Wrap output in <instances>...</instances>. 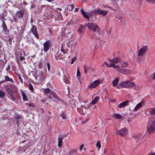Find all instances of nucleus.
Here are the masks:
<instances>
[{
  "mask_svg": "<svg viewBox=\"0 0 155 155\" xmlns=\"http://www.w3.org/2000/svg\"><path fill=\"white\" fill-rule=\"evenodd\" d=\"M81 11L84 17L88 19H89L90 16H91L94 15L98 14L102 15L103 16H105L108 13L107 11L102 10L100 8H97L93 10L89 13L85 12L82 9H81Z\"/></svg>",
  "mask_w": 155,
  "mask_h": 155,
  "instance_id": "1",
  "label": "nucleus"
},
{
  "mask_svg": "<svg viewBox=\"0 0 155 155\" xmlns=\"http://www.w3.org/2000/svg\"><path fill=\"white\" fill-rule=\"evenodd\" d=\"M155 131V116L150 117L147 124V132L151 133Z\"/></svg>",
  "mask_w": 155,
  "mask_h": 155,
  "instance_id": "2",
  "label": "nucleus"
},
{
  "mask_svg": "<svg viewBox=\"0 0 155 155\" xmlns=\"http://www.w3.org/2000/svg\"><path fill=\"white\" fill-rule=\"evenodd\" d=\"M120 84L123 88H128L132 87L134 86L135 83L130 81H126L120 82Z\"/></svg>",
  "mask_w": 155,
  "mask_h": 155,
  "instance_id": "3",
  "label": "nucleus"
},
{
  "mask_svg": "<svg viewBox=\"0 0 155 155\" xmlns=\"http://www.w3.org/2000/svg\"><path fill=\"white\" fill-rule=\"evenodd\" d=\"M88 28L91 31L94 32H100V30L98 26L96 24L92 23H88L87 24Z\"/></svg>",
  "mask_w": 155,
  "mask_h": 155,
  "instance_id": "4",
  "label": "nucleus"
},
{
  "mask_svg": "<svg viewBox=\"0 0 155 155\" xmlns=\"http://www.w3.org/2000/svg\"><path fill=\"white\" fill-rule=\"evenodd\" d=\"M26 13V11L24 10L17 12L15 16H13L14 21L16 22H17V18L22 17L23 15Z\"/></svg>",
  "mask_w": 155,
  "mask_h": 155,
  "instance_id": "5",
  "label": "nucleus"
},
{
  "mask_svg": "<svg viewBox=\"0 0 155 155\" xmlns=\"http://www.w3.org/2000/svg\"><path fill=\"white\" fill-rule=\"evenodd\" d=\"M46 78L45 75L41 71L38 73V74L36 77V79L40 83L42 82Z\"/></svg>",
  "mask_w": 155,
  "mask_h": 155,
  "instance_id": "6",
  "label": "nucleus"
},
{
  "mask_svg": "<svg viewBox=\"0 0 155 155\" xmlns=\"http://www.w3.org/2000/svg\"><path fill=\"white\" fill-rule=\"evenodd\" d=\"M100 81V79H97L94 81L88 86V88L91 89L94 88L99 84Z\"/></svg>",
  "mask_w": 155,
  "mask_h": 155,
  "instance_id": "7",
  "label": "nucleus"
},
{
  "mask_svg": "<svg viewBox=\"0 0 155 155\" xmlns=\"http://www.w3.org/2000/svg\"><path fill=\"white\" fill-rule=\"evenodd\" d=\"M117 134H119L120 135L124 136L127 134V129L126 127L122 129H120L119 132L117 131Z\"/></svg>",
  "mask_w": 155,
  "mask_h": 155,
  "instance_id": "8",
  "label": "nucleus"
},
{
  "mask_svg": "<svg viewBox=\"0 0 155 155\" xmlns=\"http://www.w3.org/2000/svg\"><path fill=\"white\" fill-rule=\"evenodd\" d=\"M147 49V47L146 46H144L139 50L138 55L139 56L143 55L146 53Z\"/></svg>",
  "mask_w": 155,
  "mask_h": 155,
  "instance_id": "9",
  "label": "nucleus"
},
{
  "mask_svg": "<svg viewBox=\"0 0 155 155\" xmlns=\"http://www.w3.org/2000/svg\"><path fill=\"white\" fill-rule=\"evenodd\" d=\"M51 44L49 41H47L43 44L44 48L43 50L45 52H47L50 48Z\"/></svg>",
  "mask_w": 155,
  "mask_h": 155,
  "instance_id": "10",
  "label": "nucleus"
},
{
  "mask_svg": "<svg viewBox=\"0 0 155 155\" xmlns=\"http://www.w3.org/2000/svg\"><path fill=\"white\" fill-rule=\"evenodd\" d=\"M120 73L123 74L129 75L131 73V71L129 69H124L122 67Z\"/></svg>",
  "mask_w": 155,
  "mask_h": 155,
  "instance_id": "11",
  "label": "nucleus"
},
{
  "mask_svg": "<svg viewBox=\"0 0 155 155\" xmlns=\"http://www.w3.org/2000/svg\"><path fill=\"white\" fill-rule=\"evenodd\" d=\"M130 102L129 101L127 100L126 101L121 103L119 104L117 107L118 108H121L123 107H125L129 105V103Z\"/></svg>",
  "mask_w": 155,
  "mask_h": 155,
  "instance_id": "12",
  "label": "nucleus"
},
{
  "mask_svg": "<svg viewBox=\"0 0 155 155\" xmlns=\"http://www.w3.org/2000/svg\"><path fill=\"white\" fill-rule=\"evenodd\" d=\"M109 61L110 62L114 63H117L121 61V59L120 58L118 57H116L113 59H109Z\"/></svg>",
  "mask_w": 155,
  "mask_h": 155,
  "instance_id": "13",
  "label": "nucleus"
},
{
  "mask_svg": "<svg viewBox=\"0 0 155 155\" xmlns=\"http://www.w3.org/2000/svg\"><path fill=\"white\" fill-rule=\"evenodd\" d=\"M30 31L33 33V34L35 36V37L36 38H39V37L37 35L36 28V27L34 26H32V27Z\"/></svg>",
  "mask_w": 155,
  "mask_h": 155,
  "instance_id": "14",
  "label": "nucleus"
},
{
  "mask_svg": "<svg viewBox=\"0 0 155 155\" xmlns=\"http://www.w3.org/2000/svg\"><path fill=\"white\" fill-rule=\"evenodd\" d=\"M71 101L72 100L71 98L67 97L65 100V104L69 106H71L72 105Z\"/></svg>",
  "mask_w": 155,
  "mask_h": 155,
  "instance_id": "15",
  "label": "nucleus"
},
{
  "mask_svg": "<svg viewBox=\"0 0 155 155\" xmlns=\"http://www.w3.org/2000/svg\"><path fill=\"white\" fill-rule=\"evenodd\" d=\"M144 104V102L143 101H141L140 103L138 104L134 108V111H137L139 108Z\"/></svg>",
  "mask_w": 155,
  "mask_h": 155,
  "instance_id": "16",
  "label": "nucleus"
},
{
  "mask_svg": "<svg viewBox=\"0 0 155 155\" xmlns=\"http://www.w3.org/2000/svg\"><path fill=\"white\" fill-rule=\"evenodd\" d=\"M143 136L141 134H135L133 135L132 136L133 138L137 139H142L143 137Z\"/></svg>",
  "mask_w": 155,
  "mask_h": 155,
  "instance_id": "17",
  "label": "nucleus"
},
{
  "mask_svg": "<svg viewBox=\"0 0 155 155\" xmlns=\"http://www.w3.org/2000/svg\"><path fill=\"white\" fill-rule=\"evenodd\" d=\"M70 78V76L68 74H67L66 75H65L64 78V81L65 83L67 84H69L70 83V81L69 80Z\"/></svg>",
  "mask_w": 155,
  "mask_h": 155,
  "instance_id": "18",
  "label": "nucleus"
},
{
  "mask_svg": "<svg viewBox=\"0 0 155 155\" xmlns=\"http://www.w3.org/2000/svg\"><path fill=\"white\" fill-rule=\"evenodd\" d=\"M60 116L63 119L65 120L67 118L66 113L64 110L61 111V112L60 114Z\"/></svg>",
  "mask_w": 155,
  "mask_h": 155,
  "instance_id": "19",
  "label": "nucleus"
},
{
  "mask_svg": "<svg viewBox=\"0 0 155 155\" xmlns=\"http://www.w3.org/2000/svg\"><path fill=\"white\" fill-rule=\"evenodd\" d=\"M44 91L45 94L48 97H49L50 93L51 92V90L48 88H45L44 89Z\"/></svg>",
  "mask_w": 155,
  "mask_h": 155,
  "instance_id": "20",
  "label": "nucleus"
},
{
  "mask_svg": "<svg viewBox=\"0 0 155 155\" xmlns=\"http://www.w3.org/2000/svg\"><path fill=\"white\" fill-rule=\"evenodd\" d=\"M113 117L117 119H120L122 117V116L120 114L115 113L113 114Z\"/></svg>",
  "mask_w": 155,
  "mask_h": 155,
  "instance_id": "21",
  "label": "nucleus"
},
{
  "mask_svg": "<svg viewBox=\"0 0 155 155\" xmlns=\"http://www.w3.org/2000/svg\"><path fill=\"white\" fill-rule=\"evenodd\" d=\"M119 78L118 77L116 78L112 82V84L114 87L116 86L119 81Z\"/></svg>",
  "mask_w": 155,
  "mask_h": 155,
  "instance_id": "22",
  "label": "nucleus"
},
{
  "mask_svg": "<svg viewBox=\"0 0 155 155\" xmlns=\"http://www.w3.org/2000/svg\"><path fill=\"white\" fill-rule=\"evenodd\" d=\"M122 67H120L118 65H116L115 64L113 66V68H114L117 71L119 72H120Z\"/></svg>",
  "mask_w": 155,
  "mask_h": 155,
  "instance_id": "23",
  "label": "nucleus"
},
{
  "mask_svg": "<svg viewBox=\"0 0 155 155\" xmlns=\"http://www.w3.org/2000/svg\"><path fill=\"white\" fill-rule=\"evenodd\" d=\"M65 104V102L59 98V105L60 106H59V108H61L62 107L64 106Z\"/></svg>",
  "mask_w": 155,
  "mask_h": 155,
  "instance_id": "24",
  "label": "nucleus"
},
{
  "mask_svg": "<svg viewBox=\"0 0 155 155\" xmlns=\"http://www.w3.org/2000/svg\"><path fill=\"white\" fill-rule=\"evenodd\" d=\"M99 97H96L91 103V105H94L96 104L97 101L99 100Z\"/></svg>",
  "mask_w": 155,
  "mask_h": 155,
  "instance_id": "25",
  "label": "nucleus"
},
{
  "mask_svg": "<svg viewBox=\"0 0 155 155\" xmlns=\"http://www.w3.org/2000/svg\"><path fill=\"white\" fill-rule=\"evenodd\" d=\"M5 88L10 96L13 94L12 91L8 86H5Z\"/></svg>",
  "mask_w": 155,
  "mask_h": 155,
  "instance_id": "26",
  "label": "nucleus"
},
{
  "mask_svg": "<svg viewBox=\"0 0 155 155\" xmlns=\"http://www.w3.org/2000/svg\"><path fill=\"white\" fill-rule=\"evenodd\" d=\"M67 135L66 134H61L59 135V140L61 141H63L62 140L65 137H67Z\"/></svg>",
  "mask_w": 155,
  "mask_h": 155,
  "instance_id": "27",
  "label": "nucleus"
},
{
  "mask_svg": "<svg viewBox=\"0 0 155 155\" xmlns=\"http://www.w3.org/2000/svg\"><path fill=\"white\" fill-rule=\"evenodd\" d=\"M21 93L22 94V97H23V100L24 101H28V99L26 97V96L25 94V93L22 91H21Z\"/></svg>",
  "mask_w": 155,
  "mask_h": 155,
  "instance_id": "28",
  "label": "nucleus"
},
{
  "mask_svg": "<svg viewBox=\"0 0 155 155\" xmlns=\"http://www.w3.org/2000/svg\"><path fill=\"white\" fill-rule=\"evenodd\" d=\"M5 96V93L1 90H0V98H2Z\"/></svg>",
  "mask_w": 155,
  "mask_h": 155,
  "instance_id": "29",
  "label": "nucleus"
},
{
  "mask_svg": "<svg viewBox=\"0 0 155 155\" xmlns=\"http://www.w3.org/2000/svg\"><path fill=\"white\" fill-rule=\"evenodd\" d=\"M84 27L82 25H80L78 29V31L81 33L83 31Z\"/></svg>",
  "mask_w": 155,
  "mask_h": 155,
  "instance_id": "30",
  "label": "nucleus"
},
{
  "mask_svg": "<svg viewBox=\"0 0 155 155\" xmlns=\"http://www.w3.org/2000/svg\"><path fill=\"white\" fill-rule=\"evenodd\" d=\"M96 146L98 150L100 149L101 146V145L100 142L99 140L97 141L96 144Z\"/></svg>",
  "mask_w": 155,
  "mask_h": 155,
  "instance_id": "31",
  "label": "nucleus"
},
{
  "mask_svg": "<svg viewBox=\"0 0 155 155\" xmlns=\"http://www.w3.org/2000/svg\"><path fill=\"white\" fill-rule=\"evenodd\" d=\"M74 6L73 5H68L67 6V9L69 11L72 10Z\"/></svg>",
  "mask_w": 155,
  "mask_h": 155,
  "instance_id": "32",
  "label": "nucleus"
},
{
  "mask_svg": "<svg viewBox=\"0 0 155 155\" xmlns=\"http://www.w3.org/2000/svg\"><path fill=\"white\" fill-rule=\"evenodd\" d=\"M150 114L151 115L155 114V108L151 109L150 111Z\"/></svg>",
  "mask_w": 155,
  "mask_h": 155,
  "instance_id": "33",
  "label": "nucleus"
},
{
  "mask_svg": "<svg viewBox=\"0 0 155 155\" xmlns=\"http://www.w3.org/2000/svg\"><path fill=\"white\" fill-rule=\"evenodd\" d=\"M29 88L31 91L32 92H33V91H34V89L33 87L30 83H29Z\"/></svg>",
  "mask_w": 155,
  "mask_h": 155,
  "instance_id": "34",
  "label": "nucleus"
},
{
  "mask_svg": "<svg viewBox=\"0 0 155 155\" xmlns=\"http://www.w3.org/2000/svg\"><path fill=\"white\" fill-rule=\"evenodd\" d=\"M132 87H134V89L136 90H138L140 88L139 86L137 85H136L135 84L134 86Z\"/></svg>",
  "mask_w": 155,
  "mask_h": 155,
  "instance_id": "35",
  "label": "nucleus"
},
{
  "mask_svg": "<svg viewBox=\"0 0 155 155\" xmlns=\"http://www.w3.org/2000/svg\"><path fill=\"white\" fill-rule=\"evenodd\" d=\"M5 79L7 81H11L12 79L10 78L8 76H5Z\"/></svg>",
  "mask_w": 155,
  "mask_h": 155,
  "instance_id": "36",
  "label": "nucleus"
},
{
  "mask_svg": "<svg viewBox=\"0 0 155 155\" xmlns=\"http://www.w3.org/2000/svg\"><path fill=\"white\" fill-rule=\"evenodd\" d=\"M147 2L151 3H155V0H147Z\"/></svg>",
  "mask_w": 155,
  "mask_h": 155,
  "instance_id": "37",
  "label": "nucleus"
},
{
  "mask_svg": "<svg viewBox=\"0 0 155 155\" xmlns=\"http://www.w3.org/2000/svg\"><path fill=\"white\" fill-rule=\"evenodd\" d=\"M70 39L68 41V42H67V44L68 45L70 46L73 45V44L71 42V40L70 41Z\"/></svg>",
  "mask_w": 155,
  "mask_h": 155,
  "instance_id": "38",
  "label": "nucleus"
},
{
  "mask_svg": "<svg viewBox=\"0 0 155 155\" xmlns=\"http://www.w3.org/2000/svg\"><path fill=\"white\" fill-rule=\"evenodd\" d=\"M134 3L136 4H140V1L139 0H134Z\"/></svg>",
  "mask_w": 155,
  "mask_h": 155,
  "instance_id": "39",
  "label": "nucleus"
},
{
  "mask_svg": "<svg viewBox=\"0 0 155 155\" xmlns=\"http://www.w3.org/2000/svg\"><path fill=\"white\" fill-rule=\"evenodd\" d=\"M11 98L13 101H15V98L14 97V94L10 96Z\"/></svg>",
  "mask_w": 155,
  "mask_h": 155,
  "instance_id": "40",
  "label": "nucleus"
},
{
  "mask_svg": "<svg viewBox=\"0 0 155 155\" xmlns=\"http://www.w3.org/2000/svg\"><path fill=\"white\" fill-rule=\"evenodd\" d=\"M63 141H60L59 140V147H62V145Z\"/></svg>",
  "mask_w": 155,
  "mask_h": 155,
  "instance_id": "41",
  "label": "nucleus"
},
{
  "mask_svg": "<svg viewBox=\"0 0 155 155\" xmlns=\"http://www.w3.org/2000/svg\"><path fill=\"white\" fill-rule=\"evenodd\" d=\"M76 59V57H74L72 59L71 61V64H73L74 63V61H75Z\"/></svg>",
  "mask_w": 155,
  "mask_h": 155,
  "instance_id": "42",
  "label": "nucleus"
},
{
  "mask_svg": "<svg viewBox=\"0 0 155 155\" xmlns=\"http://www.w3.org/2000/svg\"><path fill=\"white\" fill-rule=\"evenodd\" d=\"M61 50L62 52H63L64 53V54L67 53V51L65 50H64V49L62 47H61Z\"/></svg>",
  "mask_w": 155,
  "mask_h": 155,
  "instance_id": "43",
  "label": "nucleus"
},
{
  "mask_svg": "<svg viewBox=\"0 0 155 155\" xmlns=\"http://www.w3.org/2000/svg\"><path fill=\"white\" fill-rule=\"evenodd\" d=\"M80 73L78 69H77V77H80Z\"/></svg>",
  "mask_w": 155,
  "mask_h": 155,
  "instance_id": "44",
  "label": "nucleus"
},
{
  "mask_svg": "<svg viewBox=\"0 0 155 155\" xmlns=\"http://www.w3.org/2000/svg\"><path fill=\"white\" fill-rule=\"evenodd\" d=\"M19 59L21 61H22V60L25 59V58L24 57L21 56L20 57Z\"/></svg>",
  "mask_w": 155,
  "mask_h": 155,
  "instance_id": "45",
  "label": "nucleus"
},
{
  "mask_svg": "<svg viewBox=\"0 0 155 155\" xmlns=\"http://www.w3.org/2000/svg\"><path fill=\"white\" fill-rule=\"evenodd\" d=\"M114 65H115V64H114V63H110V65H109V68H110L111 67H113V66Z\"/></svg>",
  "mask_w": 155,
  "mask_h": 155,
  "instance_id": "46",
  "label": "nucleus"
},
{
  "mask_svg": "<svg viewBox=\"0 0 155 155\" xmlns=\"http://www.w3.org/2000/svg\"><path fill=\"white\" fill-rule=\"evenodd\" d=\"M84 145H83V144H81V146H80V148H79V150H80L81 151L82 150V149L83 148V147H84Z\"/></svg>",
  "mask_w": 155,
  "mask_h": 155,
  "instance_id": "47",
  "label": "nucleus"
},
{
  "mask_svg": "<svg viewBox=\"0 0 155 155\" xmlns=\"http://www.w3.org/2000/svg\"><path fill=\"white\" fill-rule=\"evenodd\" d=\"M84 73L85 74H86L87 73L86 68L85 67V66L84 65Z\"/></svg>",
  "mask_w": 155,
  "mask_h": 155,
  "instance_id": "48",
  "label": "nucleus"
},
{
  "mask_svg": "<svg viewBox=\"0 0 155 155\" xmlns=\"http://www.w3.org/2000/svg\"><path fill=\"white\" fill-rule=\"evenodd\" d=\"M148 155H155V153H148Z\"/></svg>",
  "mask_w": 155,
  "mask_h": 155,
  "instance_id": "49",
  "label": "nucleus"
},
{
  "mask_svg": "<svg viewBox=\"0 0 155 155\" xmlns=\"http://www.w3.org/2000/svg\"><path fill=\"white\" fill-rule=\"evenodd\" d=\"M88 120V119H87L86 120H85L84 121H83L82 122V123L83 124H84L86 122H87Z\"/></svg>",
  "mask_w": 155,
  "mask_h": 155,
  "instance_id": "50",
  "label": "nucleus"
},
{
  "mask_svg": "<svg viewBox=\"0 0 155 155\" xmlns=\"http://www.w3.org/2000/svg\"><path fill=\"white\" fill-rule=\"evenodd\" d=\"M3 27L5 30L6 29V26H5V25L4 24L3 25Z\"/></svg>",
  "mask_w": 155,
  "mask_h": 155,
  "instance_id": "51",
  "label": "nucleus"
},
{
  "mask_svg": "<svg viewBox=\"0 0 155 155\" xmlns=\"http://www.w3.org/2000/svg\"><path fill=\"white\" fill-rule=\"evenodd\" d=\"M107 8H109V9H110L111 10H114V11H116V10H115V9H113L112 8V7H109V6H108V7H107Z\"/></svg>",
  "mask_w": 155,
  "mask_h": 155,
  "instance_id": "52",
  "label": "nucleus"
},
{
  "mask_svg": "<svg viewBox=\"0 0 155 155\" xmlns=\"http://www.w3.org/2000/svg\"><path fill=\"white\" fill-rule=\"evenodd\" d=\"M116 17L117 18L119 19H120L121 18V17H120L119 15H117V16H116Z\"/></svg>",
  "mask_w": 155,
  "mask_h": 155,
  "instance_id": "53",
  "label": "nucleus"
},
{
  "mask_svg": "<svg viewBox=\"0 0 155 155\" xmlns=\"http://www.w3.org/2000/svg\"><path fill=\"white\" fill-rule=\"evenodd\" d=\"M104 64H106V65H107V67L109 68V65L106 62H105Z\"/></svg>",
  "mask_w": 155,
  "mask_h": 155,
  "instance_id": "54",
  "label": "nucleus"
},
{
  "mask_svg": "<svg viewBox=\"0 0 155 155\" xmlns=\"http://www.w3.org/2000/svg\"><path fill=\"white\" fill-rule=\"evenodd\" d=\"M153 80H155V72L154 74H153Z\"/></svg>",
  "mask_w": 155,
  "mask_h": 155,
  "instance_id": "55",
  "label": "nucleus"
},
{
  "mask_svg": "<svg viewBox=\"0 0 155 155\" xmlns=\"http://www.w3.org/2000/svg\"><path fill=\"white\" fill-rule=\"evenodd\" d=\"M121 87L120 85H118L117 86V87L118 89H120L121 88L120 87Z\"/></svg>",
  "mask_w": 155,
  "mask_h": 155,
  "instance_id": "56",
  "label": "nucleus"
},
{
  "mask_svg": "<svg viewBox=\"0 0 155 155\" xmlns=\"http://www.w3.org/2000/svg\"><path fill=\"white\" fill-rule=\"evenodd\" d=\"M124 64L127 66L128 65V63L127 62H124Z\"/></svg>",
  "mask_w": 155,
  "mask_h": 155,
  "instance_id": "57",
  "label": "nucleus"
},
{
  "mask_svg": "<svg viewBox=\"0 0 155 155\" xmlns=\"http://www.w3.org/2000/svg\"><path fill=\"white\" fill-rule=\"evenodd\" d=\"M78 8H76L75 9V10H74V12H77L78 11Z\"/></svg>",
  "mask_w": 155,
  "mask_h": 155,
  "instance_id": "58",
  "label": "nucleus"
},
{
  "mask_svg": "<svg viewBox=\"0 0 155 155\" xmlns=\"http://www.w3.org/2000/svg\"><path fill=\"white\" fill-rule=\"evenodd\" d=\"M47 65H48V69L49 70L50 68V65L48 64H47Z\"/></svg>",
  "mask_w": 155,
  "mask_h": 155,
  "instance_id": "59",
  "label": "nucleus"
},
{
  "mask_svg": "<svg viewBox=\"0 0 155 155\" xmlns=\"http://www.w3.org/2000/svg\"><path fill=\"white\" fill-rule=\"evenodd\" d=\"M15 118L18 120L19 119V117L18 116H17L15 117Z\"/></svg>",
  "mask_w": 155,
  "mask_h": 155,
  "instance_id": "60",
  "label": "nucleus"
},
{
  "mask_svg": "<svg viewBox=\"0 0 155 155\" xmlns=\"http://www.w3.org/2000/svg\"><path fill=\"white\" fill-rule=\"evenodd\" d=\"M48 2H51V0H46Z\"/></svg>",
  "mask_w": 155,
  "mask_h": 155,
  "instance_id": "61",
  "label": "nucleus"
},
{
  "mask_svg": "<svg viewBox=\"0 0 155 155\" xmlns=\"http://www.w3.org/2000/svg\"><path fill=\"white\" fill-rule=\"evenodd\" d=\"M61 13H60V14L59 13V15H58L59 17L60 16H61Z\"/></svg>",
  "mask_w": 155,
  "mask_h": 155,
  "instance_id": "62",
  "label": "nucleus"
},
{
  "mask_svg": "<svg viewBox=\"0 0 155 155\" xmlns=\"http://www.w3.org/2000/svg\"><path fill=\"white\" fill-rule=\"evenodd\" d=\"M10 21L11 22V23H12L13 22V21H12V20H10Z\"/></svg>",
  "mask_w": 155,
  "mask_h": 155,
  "instance_id": "63",
  "label": "nucleus"
},
{
  "mask_svg": "<svg viewBox=\"0 0 155 155\" xmlns=\"http://www.w3.org/2000/svg\"><path fill=\"white\" fill-rule=\"evenodd\" d=\"M127 121H128V122H130V120H127Z\"/></svg>",
  "mask_w": 155,
  "mask_h": 155,
  "instance_id": "64",
  "label": "nucleus"
}]
</instances>
